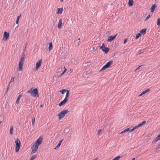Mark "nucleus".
<instances>
[{"mask_svg": "<svg viewBox=\"0 0 160 160\" xmlns=\"http://www.w3.org/2000/svg\"><path fill=\"white\" fill-rule=\"evenodd\" d=\"M63 10V9L62 8H58L57 13H58V14L62 13Z\"/></svg>", "mask_w": 160, "mask_h": 160, "instance_id": "f3484780", "label": "nucleus"}, {"mask_svg": "<svg viewBox=\"0 0 160 160\" xmlns=\"http://www.w3.org/2000/svg\"><path fill=\"white\" fill-rule=\"evenodd\" d=\"M35 121V118L33 117L32 119V126H34V122Z\"/></svg>", "mask_w": 160, "mask_h": 160, "instance_id": "2f4dec72", "label": "nucleus"}, {"mask_svg": "<svg viewBox=\"0 0 160 160\" xmlns=\"http://www.w3.org/2000/svg\"><path fill=\"white\" fill-rule=\"evenodd\" d=\"M62 66H59L57 70V72L58 73L62 70Z\"/></svg>", "mask_w": 160, "mask_h": 160, "instance_id": "b1692460", "label": "nucleus"}, {"mask_svg": "<svg viewBox=\"0 0 160 160\" xmlns=\"http://www.w3.org/2000/svg\"><path fill=\"white\" fill-rule=\"evenodd\" d=\"M105 47L104 44L103 43L102 46H100L99 47V48L100 49H101L102 51L105 48Z\"/></svg>", "mask_w": 160, "mask_h": 160, "instance_id": "a878e982", "label": "nucleus"}, {"mask_svg": "<svg viewBox=\"0 0 160 160\" xmlns=\"http://www.w3.org/2000/svg\"><path fill=\"white\" fill-rule=\"evenodd\" d=\"M117 34H116L115 35L113 36L112 35H110V36L108 39L107 40V41L108 42H111L113 40H114L116 37V36L117 35Z\"/></svg>", "mask_w": 160, "mask_h": 160, "instance_id": "0eeeda50", "label": "nucleus"}, {"mask_svg": "<svg viewBox=\"0 0 160 160\" xmlns=\"http://www.w3.org/2000/svg\"><path fill=\"white\" fill-rule=\"evenodd\" d=\"M62 20L61 19H60L59 21V22L58 24V28H60L62 27Z\"/></svg>", "mask_w": 160, "mask_h": 160, "instance_id": "ddd939ff", "label": "nucleus"}, {"mask_svg": "<svg viewBox=\"0 0 160 160\" xmlns=\"http://www.w3.org/2000/svg\"><path fill=\"white\" fill-rule=\"evenodd\" d=\"M150 91V89H148L145 90V91H143L142 92L143 94H144L147 93V92H149Z\"/></svg>", "mask_w": 160, "mask_h": 160, "instance_id": "bb28decb", "label": "nucleus"}, {"mask_svg": "<svg viewBox=\"0 0 160 160\" xmlns=\"http://www.w3.org/2000/svg\"><path fill=\"white\" fill-rule=\"evenodd\" d=\"M80 39V38H78V40H79Z\"/></svg>", "mask_w": 160, "mask_h": 160, "instance_id": "774afa93", "label": "nucleus"}, {"mask_svg": "<svg viewBox=\"0 0 160 160\" xmlns=\"http://www.w3.org/2000/svg\"><path fill=\"white\" fill-rule=\"evenodd\" d=\"M146 123V122L145 121H143L142 122H141V123H139L138 124V126L139 127L142 126L144 124H145Z\"/></svg>", "mask_w": 160, "mask_h": 160, "instance_id": "5701e85b", "label": "nucleus"}, {"mask_svg": "<svg viewBox=\"0 0 160 160\" xmlns=\"http://www.w3.org/2000/svg\"><path fill=\"white\" fill-rule=\"evenodd\" d=\"M79 42H80V41H79L77 42L78 43V45H79Z\"/></svg>", "mask_w": 160, "mask_h": 160, "instance_id": "13d9d810", "label": "nucleus"}, {"mask_svg": "<svg viewBox=\"0 0 160 160\" xmlns=\"http://www.w3.org/2000/svg\"><path fill=\"white\" fill-rule=\"evenodd\" d=\"M21 16V15L20 14L19 16H18L17 17V18L16 20V23L17 24H18L19 20V19L20 18Z\"/></svg>", "mask_w": 160, "mask_h": 160, "instance_id": "393cba45", "label": "nucleus"}, {"mask_svg": "<svg viewBox=\"0 0 160 160\" xmlns=\"http://www.w3.org/2000/svg\"><path fill=\"white\" fill-rule=\"evenodd\" d=\"M160 147V143H159L158 145V147L156 148V150H158L159 149V148Z\"/></svg>", "mask_w": 160, "mask_h": 160, "instance_id": "58836bf2", "label": "nucleus"}, {"mask_svg": "<svg viewBox=\"0 0 160 160\" xmlns=\"http://www.w3.org/2000/svg\"><path fill=\"white\" fill-rule=\"evenodd\" d=\"M27 93H30L31 96L33 97H39L38 92V89L35 88L32 90V88L30 90H28Z\"/></svg>", "mask_w": 160, "mask_h": 160, "instance_id": "f257e3e1", "label": "nucleus"}, {"mask_svg": "<svg viewBox=\"0 0 160 160\" xmlns=\"http://www.w3.org/2000/svg\"><path fill=\"white\" fill-rule=\"evenodd\" d=\"M22 94H21L19 95V96H18V97L16 100V104H18L19 103L20 99L22 97Z\"/></svg>", "mask_w": 160, "mask_h": 160, "instance_id": "dca6fc26", "label": "nucleus"}, {"mask_svg": "<svg viewBox=\"0 0 160 160\" xmlns=\"http://www.w3.org/2000/svg\"><path fill=\"white\" fill-rule=\"evenodd\" d=\"M135 158H132V159L131 160H135Z\"/></svg>", "mask_w": 160, "mask_h": 160, "instance_id": "bf43d9fd", "label": "nucleus"}, {"mask_svg": "<svg viewBox=\"0 0 160 160\" xmlns=\"http://www.w3.org/2000/svg\"><path fill=\"white\" fill-rule=\"evenodd\" d=\"M129 130V128H127V129H125V130H124L122 132H120V133H125V132L128 131Z\"/></svg>", "mask_w": 160, "mask_h": 160, "instance_id": "c85d7f7f", "label": "nucleus"}, {"mask_svg": "<svg viewBox=\"0 0 160 160\" xmlns=\"http://www.w3.org/2000/svg\"><path fill=\"white\" fill-rule=\"evenodd\" d=\"M146 29H142L140 31V32L142 34L144 35L146 33Z\"/></svg>", "mask_w": 160, "mask_h": 160, "instance_id": "2eb2a0df", "label": "nucleus"}, {"mask_svg": "<svg viewBox=\"0 0 160 160\" xmlns=\"http://www.w3.org/2000/svg\"><path fill=\"white\" fill-rule=\"evenodd\" d=\"M63 68H64V70L63 72V73H65L67 71V69L65 68V67H64Z\"/></svg>", "mask_w": 160, "mask_h": 160, "instance_id": "a18cd8bd", "label": "nucleus"}, {"mask_svg": "<svg viewBox=\"0 0 160 160\" xmlns=\"http://www.w3.org/2000/svg\"><path fill=\"white\" fill-rule=\"evenodd\" d=\"M157 7V5H156V4H153L151 8L150 9H151V12H154V10Z\"/></svg>", "mask_w": 160, "mask_h": 160, "instance_id": "9b49d317", "label": "nucleus"}, {"mask_svg": "<svg viewBox=\"0 0 160 160\" xmlns=\"http://www.w3.org/2000/svg\"><path fill=\"white\" fill-rule=\"evenodd\" d=\"M42 106H43V105H40V107H42Z\"/></svg>", "mask_w": 160, "mask_h": 160, "instance_id": "052dcab7", "label": "nucleus"}, {"mask_svg": "<svg viewBox=\"0 0 160 160\" xmlns=\"http://www.w3.org/2000/svg\"><path fill=\"white\" fill-rule=\"evenodd\" d=\"M10 83L9 82L8 85L7 87V90H8V89L9 88V87L10 86Z\"/></svg>", "mask_w": 160, "mask_h": 160, "instance_id": "4c0bfd02", "label": "nucleus"}, {"mask_svg": "<svg viewBox=\"0 0 160 160\" xmlns=\"http://www.w3.org/2000/svg\"><path fill=\"white\" fill-rule=\"evenodd\" d=\"M42 62V59H40V60H39V61H38L36 63V66L40 67L41 65Z\"/></svg>", "mask_w": 160, "mask_h": 160, "instance_id": "4468645a", "label": "nucleus"}, {"mask_svg": "<svg viewBox=\"0 0 160 160\" xmlns=\"http://www.w3.org/2000/svg\"><path fill=\"white\" fill-rule=\"evenodd\" d=\"M158 138L160 139V133L157 136Z\"/></svg>", "mask_w": 160, "mask_h": 160, "instance_id": "6e6d98bb", "label": "nucleus"}, {"mask_svg": "<svg viewBox=\"0 0 160 160\" xmlns=\"http://www.w3.org/2000/svg\"><path fill=\"white\" fill-rule=\"evenodd\" d=\"M37 157V155H32L30 158V160H33Z\"/></svg>", "mask_w": 160, "mask_h": 160, "instance_id": "7c9ffc66", "label": "nucleus"}, {"mask_svg": "<svg viewBox=\"0 0 160 160\" xmlns=\"http://www.w3.org/2000/svg\"><path fill=\"white\" fill-rule=\"evenodd\" d=\"M60 1L62 2L63 1V0H60Z\"/></svg>", "mask_w": 160, "mask_h": 160, "instance_id": "680f3d73", "label": "nucleus"}, {"mask_svg": "<svg viewBox=\"0 0 160 160\" xmlns=\"http://www.w3.org/2000/svg\"><path fill=\"white\" fill-rule=\"evenodd\" d=\"M134 130V129L133 128L132 129L130 130H129V131L130 132H131Z\"/></svg>", "mask_w": 160, "mask_h": 160, "instance_id": "8fccbe9b", "label": "nucleus"}, {"mask_svg": "<svg viewBox=\"0 0 160 160\" xmlns=\"http://www.w3.org/2000/svg\"><path fill=\"white\" fill-rule=\"evenodd\" d=\"M39 68V67H38V66H36V67H35V70L37 71Z\"/></svg>", "mask_w": 160, "mask_h": 160, "instance_id": "09e8293b", "label": "nucleus"}, {"mask_svg": "<svg viewBox=\"0 0 160 160\" xmlns=\"http://www.w3.org/2000/svg\"><path fill=\"white\" fill-rule=\"evenodd\" d=\"M15 152H18L20 148L21 143L20 140L17 138L15 140Z\"/></svg>", "mask_w": 160, "mask_h": 160, "instance_id": "f03ea898", "label": "nucleus"}, {"mask_svg": "<svg viewBox=\"0 0 160 160\" xmlns=\"http://www.w3.org/2000/svg\"><path fill=\"white\" fill-rule=\"evenodd\" d=\"M141 36V34L140 32L138 33L136 36L135 39H137L139 38V37Z\"/></svg>", "mask_w": 160, "mask_h": 160, "instance_id": "cd10ccee", "label": "nucleus"}, {"mask_svg": "<svg viewBox=\"0 0 160 160\" xmlns=\"http://www.w3.org/2000/svg\"><path fill=\"white\" fill-rule=\"evenodd\" d=\"M14 77H12L10 81L9 82L11 83V82H13L14 81Z\"/></svg>", "mask_w": 160, "mask_h": 160, "instance_id": "e433bc0d", "label": "nucleus"}, {"mask_svg": "<svg viewBox=\"0 0 160 160\" xmlns=\"http://www.w3.org/2000/svg\"><path fill=\"white\" fill-rule=\"evenodd\" d=\"M137 70H136V69L135 70V71H136Z\"/></svg>", "mask_w": 160, "mask_h": 160, "instance_id": "338daca9", "label": "nucleus"}, {"mask_svg": "<svg viewBox=\"0 0 160 160\" xmlns=\"http://www.w3.org/2000/svg\"><path fill=\"white\" fill-rule=\"evenodd\" d=\"M24 58L21 57L20 59L18 64V68L19 71H21L22 69V66L24 62Z\"/></svg>", "mask_w": 160, "mask_h": 160, "instance_id": "20e7f679", "label": "nucleus"}, {"mask_svg": "<svg viewBox=\"0 0 160 160\" xmlns=\"http://www.w3.org/2000/svg\"><path fill=\"white\" fill-rule=\"evenodd\" d=\"M102 131H101V129H100L99 130L98 132H97V134L98 135H99L100 134V133Z\"/></svg>", "mask_w": 160, "mask_h": 160, "instance_id": "c03bdc74", "label": "nucleus"}, {"mask_svg": "<svg viewBox=\"0 0 160 160\" xmlns=\"http://www.w3.org/2000/svg\"><path fill=\"white\" fill-rule=\"evenodd\" d=\"M66 91V89H62L60 91V92H61L62 94H64Z\"/></svg>", "mask_w": 160, "mask_h": 160, "instance_id": "473e14b6", "label": "nucleus"}, {"mask_svg": "<svg viewBox=\"0 0 160 160\" xmlns=\"http://www.w3.org/2000/svg\"><path fill=\"white\" fill-rule=\"evenodd\" d=\"M113 62V61L110 60L106 64L103 66V68H105V69L109 68Z\"/></svg>", "mask_w": 160, "mask_h": 160, "instance_id": "1a4fd4ad", "label": "nucleus"}, {"mask_svg": "<svg viewBox=\"0 0 160 160\" xmlns=\"http://www.w3.org/2000/svg\"><path fill=\"white\" fill-rule=\"evenodd\" d=\"M52 42H50L49 43V47L48 48V50L50 51L52 49Z\"/></svg>", "mask_w": 160, "mask_h": 160, "instance_id": "aec40b11", "label": "nucleus"}, {"mask_svg": "<svg viewBox=\"0 0 160 160\" xmlns=\"http://www.w3.org/2000/svg\"><path fill=\"white\" fill-rule=\"evenodd\" d=\"M68 101L66 100V99H64L61 102L58 104V105L59 106H61L65 104L66 102H67Z\"/></svg>", "mask_w": 160, "mask_h": 160, "instance_id": "9d476101", "label": "nucleus"}, {"mask_svg": "<svg viewBox=\"0 0 160 160\" xmlns=\"http://www.w3.org/2000/svg\"><path fill=\"white\" fill-rule=\"evenodd\" d=\"M86 63L87 64V65L85 66L90 65V62H87Z\"/></svg>", "mask_w": 160, "mask_h": 160, "instance_id": "3c124183", "label": "nucleus"}, {"mask_svg": "<svg viewBox=\"0 0 160 160\" xmlns=\"http://www.w3.org/2000/svg\"><path fill=\"white\" fill-rule=\"evenodd\" d=\"M8 91V90H7V89H6V91L5 92V94H6L7 93Z\"/></svg>", "mask_w": 160, "mask_h": 160, "instance_id": "4d7b16f0", "label": "nucleus"}, {"mask_svg": "<svg viewBox=\"0 0 160 160\" xmlns=\"http://www.w3.org/2000/svg\"><path fill=\"white\" fill-rule=\"evenodd\" d=\"M109 51V49L108 48H106L105 47L102 51L106 54Z\"/></svg>", "mask_w": 160, "mask_h": 160, "instance_id": "a211bd4d", "label": "nucleus"}, {"mask_svg": "<svg viewBox=\"0 0 160 160\" xmlns=\"http://www.w3.org/2000/svg\"><path fill=\"white\" fill-rule=\"evenodd\" d=\"M139 128V127L138 126V125L135 127H134L133 128L134 130L138 128Z\"/></svg>", "mask_w": 160, "mask_h": 160, "instance_id": "37998d69", "label": "nucleus"}, {"mask_svg": "<svg viewBox=\"0 0 160 160\" xmlns=\"http://www.w3.org/2000/svg\"><path fill=\"white\" fill-rule=\"evenodd\" d=\"M120 158V156H118L116 157L115 158H114V159L115 160H118V159H119Z\"/></svg>", "mask_w": 160, "mask_h": 160, "instance_id": "c9c22d12", "label": "nucleus"}, {"mask_svg": "<svg viewBox=\"0 0 160 160\" xmlns=\"http://www.w3.org/2000/svg\"><path fill=\"white\" fill-rule=\"evenodd\" d=\"M2 122L1 121H0V125L1 124Z\"/></svg>", "mask_w": 160, "mask_h": 160, "instance_id": "e2e57ef3", "label": "nucleus"}, {"mask_svg": "<svg viewBox=\"0 0 160 160\" xmlns=\"http://www.w3.org/2000/svg\"><path fill=\"white\" fill-rule=\"evenodd\" d=\"M68 112L69 111L68 109L64 110L62 111L58 114V116H59V119L60 120L61 118L64 117L65 115L67 114Z\"/></svg>", "mask_w": 160, "mask_h": 160, "instance_id": "7ed1b4c3", "label": "nucleus"}, {"mask_svg": "<svg viewBox=\"0 0 160 160\" xmlns=\"http://www.w3.org/2000/svg\"><path fill=\"white\" fill-rule=\"evenodd\" d=\"M142 52V50H139L138 51V54H141Z\"/></svg>", "mask_w": 160, "mask_h": 160, "instance_id": "79ce46f5", "label": "nucleus"}, {"mask_svg": "<svg viewBox=\"0 0 160 160\" xmlns=\"http://www.w3.org/2000/svg\"><path fill=\"white\" fill-rule=\"evenodd\" d=\"M63 139H62L60 140L57 146L54 148V149H57L60 146L61 143L62 142Z\"/></svg>", "mask_w": 160, "mask_h": 160, "instance_id": "f8f14e48", "label": "nucleus"}, {"mask_svg": "<svg viewBox=\"0 0 160 160\" xmlns=\"http://www.w3.org/2000/svg\"><path fill=\"white\" fill-rule=\"evenodd\" d=\"M38 146L36 145V144H34L33 145L32 147H31V149H32V152H31V154H32L35 152H36L37 151V150L38 149Z\"/></svg>", "mask_w": 160, "mask_h": 160, "instance_id": "39448f33", "label": "nucleus"}, {"mask_svg": "<svg viewBox=\"0 0 160 160\" xmlns=\"http://www.w3.org/2000/svg\"><path fill=\"white\" fill-rule=\"evenodd\" d=\"M142 66V65H141V66H139V67H137V68H136V70H138V69H139V68H140V67H141Z\"/></svg>", "mask_w": 160, "mask_h": 160, "instance_id": "864d4df0", "label": "nucleus"}, {"mask_svg": "<svg viewBox=\"0 0 160 160\" xmlns=\"http://www.w3.org/2000/svg\"><path fill=\"white\" fill-rule=\"evenodd\" d=\"M69 96V94H66V95L65 96V98H64V99H66V100L68 101V97Z\"/></svg>", "mask_w": 160, "mask_h": 160, "instance_id": "72a5a7b5", "label": "nucleus"}, {"mask_svg": "<svg viewBox=\"0 0 160 160\" xmlns=\"http://www.w3.org/2000/svg\"><path fill=\"white\" fill-rule=\"evenodd\" d=\"M112 160H115V159H114V158H113V159Z\"/></svg>", "mask_w": 160, "mask_h": 160, "instance_id": "69168bd1", "label": "nucleus"}, {"mask_svg": "<svg viewBox=\"0 0 160 160\" xmlns=\"http://www.w3.org/2000/svg\"><path fill=\"white\" fill-rule=\"evenodd\" d=\"M133 0H129L128 3V4L129 6H132L133 5Z\"/></svg>", "mask_w": 160, "mask_h": 160, "instance_id": "6ab92c4d", "label": "nucleus"}, {"mask_svg": "<svg viewBox=\"0 0 160 160\" xmlns=\"http://www.w3.org/2000/svg\"><path fill=\"white\" fill-rule=\"evenodd\" d=\"M150 16V14L148 15L147 17L145 19V21H146L148 20V19L149 18Z\"/></svg>", "mask_w": 160, "mask_h": 160, "instance_id": "f704fd0d", "label": "nucleus"}, {"mask_svg": "<svg viewBox=\"0 0 160 160\" xmlns=\"http://www.w3.org/2000/svg\"><path fill=\"white\" fill-rule=\"evenodd\" d=\"M143 94L142 93V92L140 94H139V95H138V97H141V96Z\"/></svg>", "mask_w": 160, "mask_h": 160, "instance_id": "5fc2aeb1", "label": "nucleus"}, {"mask_svg": "<svg viewBox=\"0 0 160 160\" xmlns=\"http://www.w3.org/2000/svg\"><path fill=\"white\" fill-rule=\"evenodd\" d=\"M92 49H93V50H94V48H93Z\"/></svg>", "mask_w": 160, "mask_h": 160, "instance_id": "0e129e2a", "label": "nucleus"}, {"mask_svg": "<svg viewBox=\"0 0 160 160\" xmlns=\"http://www.w3.org/2000/svg\"><path fill=\"white\" fill-rule=\"evenodd\" d=\"M160 139L157 136L155 139H154L153 140L152 142V144L155 143V142L159 140Z\"/></svg>", "mask_w": 160, "mask_h": 160, "instance_id": "412c9836", "label": "nucleus"}, {"mask_svg": "<svg viewBox=\"0 0 160 160\" xmlns=\"http://www.w3.org/2000/svg\"><path fill=\"white\" fill-rule=\"evenodd\" d=\"M65 92H66V94H69V91L68 90H66V91H65Z\"/></svg>", "mask_w": 160, "mask_h": 160, "instance_id": "de8ad7c7", "label": "nucleus"}, {"mask_svg": "<svg viewBox=\"0 0 160 160\" xmlns=\"http://www.w3.org/2000/svg\"><path fill=\"white\" fill-rule=\"evenodd\" d=\"M9 33L5 31L3 33V39H4L5 41H6L8 38L9 37Z\"/></svg>", "mask_w": 160, "mask_h": 160, "instance_id": "6e6552de", "label": "nucleus"}, {"mask_svg": "<svg viewBox=\"0 0 160 160\" xmlns=\"http://www.w3.org/2000/svg\"><path fill=\"white\" fill-rule=\"evenodd\" d=\"M105 69V68H103V66L102 67V68L100 70H99V72H101L102 71H103V70H104Z\"/></svg>", "mask_w": 160, "mask_h": 160, "instance_id": "ea45409f", "label": "nucleus"}, {"mask_svg": "<svg viewBox=\"0 0 160 160\" xmlns=\"http://www.w3.org/2000/svg\"><path fill=\"white\" fill-rule=\"evenodd\" d=\"M157 25L160 26V18H159L157 19Z\"/></svg>", "mask_w": 160, "mask_h": 160, "instance_id": "c756f323", "label": "nucleus"}, {"mask_svg": "<svg viewBox=\"0 0 160 160\" xmlns=\"http://www.w3.org/2000/svg\"><path fill=\"white\" fill-rule=\"evenodd\" d=\"M42 137H40L35 142V144H36L39 146L42 143Z\"/></svg>", "mask_w": 160, "mask_h": 160, "instance_id": "423d86ee", "label": "nucleus"}, {"mask_svg": "<svg viewBox=\"0 0 160 160\" xmlns=\"http://www.w3.org/2000/svg\"><path fill=\"white\" fill-rule=\"evenodd\" d=\"M64 73H63V72H62L59 75V77H61L62 76Z\"/></svg>", "mask_w": 160, "mask_h": 160, "instance_id": "603ef678", "label": "nucleus"}, {"mask_svg": "<svg viewBox=\"0 0 160 160\" xmlns=\"http://www.w3.org/2000/svg\"><path fill=\"white\" fill-rule=\"evenodd\" d=\"M13 127L11 125L10 126V134L12 135L13 132Z\"/></svg>", "mask_w": 160, "mask_h": 160, "instance_id": "4be33fe9", "label": "nucleus"}, {"mask_svg": "<svg viewBox=\"0 0 160 160\" xmlns=\"http://www.w3.org/2000/svg\"><path fill=\"white\" fill-rule=\"evenodd\" d=\"M127 38L125 39L124 40V42H123V43L124 44H125L127 42Z\"/></svg>", "mask_w": 160, "mask_h": 160, "instance_id": "49530a36", "label": "nucleus"}, {"mask_svg": "<svg viewBox=\"0 0 160 160\" xmlns=\"http://www.w3.org/2000/svg\"><path fill=\"white\" fill-rule=\"evenodd\" d=\"M21 57H22L25 58L24 51L22 53Z\"/></svg>", "mask_w": 160, "mask_h": 160, "instance_id": "a19ab883", "label": "nucleus"}]
</instances>
